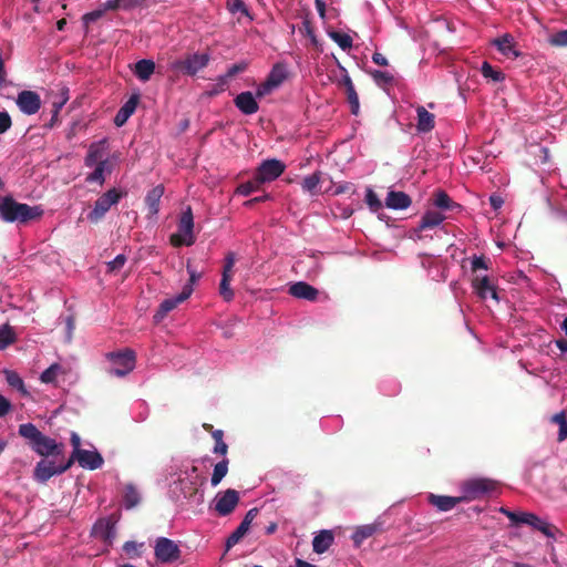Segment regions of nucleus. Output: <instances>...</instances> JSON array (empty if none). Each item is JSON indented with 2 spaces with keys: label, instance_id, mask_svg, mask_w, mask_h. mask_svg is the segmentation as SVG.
<instances>
[{
  "label": "nucleus",
  "instance_id": "obj_1",
  "mask_svg": "<svg viewBox=\"0 0 567 567\" xmlns=\"http://www.w3.org/2000/svg\"><path fill=\"white\" fill-rule=\"evenodd\" d=\"M42 214L43 210L40 206L19 203L10 195L0 197V218L4 223L25 225L31 220L39 219Z\"/></svg>",
  "mask_w": 567,
  "mask_h": 567
},
{
  "label": "nucleus",
  "instance_id": "obj_2",
  "mask_svg": "<svg viewBox=\"0 0 567 567\" xmlns=\"http://www.w3.org/2000/svg\"><path fill=\"white\" fill-rule=\"evenodd\" d=\"M18 432L37 454L41 456L52 455L54 457L63 455L64 445L62 443H56L55 440L44 435L34 424H20Z\"/></svg>",
  "mask_w": 567,
  "mask_h": 567
},
{
  "label": "nucleus",
  "instance_id": "obj_3",
  "mask_svg": "<svg viewBox=\"0 0 567 567\" xmlns=\"http://www.w3.org/2000/svg\"><path fill=\"white\" fill-rule=\"evenodd\" d=\"M210 60L212 55L209 52L187 53L172 63V70L183 75L195 76L209 64Z\"/></svg>",
  "mask_w": 567,
  "mask_h": 567
},
{
  "label": "nucleus",
  "instance_id": "obj_4",
  "mask_svg": "<svg viewBox=\"0 0 567 567\" xmlns=\"http://www.w3.org/2000/svg\"><path fill=\"white\" fill-rule=\"evenodd\" d=\"M177 227L178 231L171 235L169 243L174 247L192 246L196 238L194 235V215L190 206H187L181 214Z\"/></svg>",
  "mask_w": 567,
  "mask_h": 567
},
{
  "label": "nucleus",
  "instance_id": "obj_5",
  "mask_svg": "<svg viewBox=\"0 0 567 567\" xmlns=\"http://www.w3.org/2000/svg\"><path fill=\"white\" fill-rule=\"evenodd\" d=\"M106 359L112 364L109 373L115 377H125L134 370L136 363V354L131 349H124L117 352H109L106 353Z\"/></svg>",
  "mask_w": 567,
  "mask_h": 567
},
{
  "label": "nucleus",
  "instance_id": "obj_6",
  "mask_svg": "<svg viewBox=\"0 0 567 567\" xmlns=\"http://www.w3.org/2000/svg\"><path fill=\"white\" fill-rule=\"evenodd\" d=\"M496 487L497 482L491 478H472L462 484L463 495L461 497L464 498V502L478 499L495 491Z\"/></svg>",
  "mask_w": 567,
  "mask_h": 567
},
{
  "label": "nucleus",
  "instance_id": "obj_7",
  "mask_svg": "<svg viewBox=\"0 0 567 567\" xmlns=\"http://www.w3.org/2000/svg\"><path fill=\"white\" fill-rule=\"evenodd\" d=\"M123 195L124 193L117 188L109 189L95 200L93 209L87 214V219L92 223L100 221L110 208L120 202Z\"/></svg>",
  "mask_w": 567,
  "mask_h": 567
},
{
  "label": "nucleus",
  "instance_id": "obj_8",
  "mask_svg": "<svg viewBox=\"0 0 567 567\" xmlns=\"http://www.w3.org/2000/svg\"><path fill=\"white\" fill-rule=\"evenodd\" d=\"M73 465L72 460L56 464L52 460H41L34 468V477L41 483L48 482L52 476L66 472Z\"/></svg>",
  "mask_w": 567,
  "mask_h": 567
},
{
  "label": "nucleus",
  "instance_id": "obj_9",
  "mask_svg": "<svg viewBox=\"0 0 567 567\" xmlns=\"http://www.w3.org/2000/svg\"><path fill=\"white\" fill-rule=\"evenodd\" d=\"M155 558L163 564H171L181 558L179 546L172 539L158 537L154 546Z\"/></svg>",
  "mask_w": 567,
  "mask_h": 567
},
{
  "label": "nucleus",
  "instance_id": "obj_10",
  "mask_svg": "<svg viewBox=\"0 0 567 567\" xmlns=\"http://www.w3.org/2000/svg\"><path fill=\"white\" fill-rule=\"evenodd\" d=\"M286 165L276 158L264 161L257 168L256 175L264 183L272 182L285 172Z\"/></svg>",
  "mask_w": 567,
  "mask_h": 567
},
{
  "label": "nucleus",
  "instance_id": "obj_11",
  "mask_svg": "<svg viewBox=\"0 0 567 567\" xmlns=\"http://www.w3.org/2000/svg\"><path fill=\"white\" fill-rule=\"evenodd\" d=\"M192 293H193L192 286L185 285L183 287V290L176 297L167 298L161 302L158 310L156 311V313L154 316V319L156 321H161L162 319H164L169 311L174 310L179 303H182L186 299H188Z\"/></svg>",
  "mask_w": 567,
  "mask_h": 567
},
{
  "label": "nucleus",
  "instance_id": "obj_12",
  "mask_svg": "<svg viewBox=\"0 0 567 567\" xmlns=\"http://www.w3.org/2000/svg\"><path fill=\"white\" fill-rule=\"evenodd\" d=\"M19 110L27 115H33L38 113L41 107L40 95L30 90L21 91L16 100Z\"/></svg>",
  "mask_w": 567,
  "mask_h": 567
},
{
  "label": "nucleus",
  "instance_id": "obj_13",
  "mask_svg": "<svg viewBox=\"0 0 567 567\" xmlns=\"http://www.w3.org/2000/svg\"><path fill=\"white\" fill-rule=\"evenodd\" d=\"M520 524L532 526L534 529L539 530L548 538H555L556 534L559 533V529L555 525L542 519L533 513L522 512Z\"/></svg>",
  "mask_w": 567,
  "mask_h": 567
},
{
  "label": "nucleus",
  "instance_id": "obj_14",
  "mask_svg": "<svg viewBox=\"0 0 567 567\" xmlns=\"http://www.w3.org/2000/svg\"><path fill=\"white\" fill-rule=\"evenodd\" d=\"M239 503V494L236 489L228 488L221 495H217L215 511L220 516H227L234 512Z\"/></svg>",
  "mask_w": 567,
  "mask_h": 567
},
{
  "label": "nucleus",
  "instance_id": "obj_15",
  "mask_svg": "<svg viewBox=\"0 0 567 567\" xmlns=\"http://www.w3.org/2000/svg\"><path fill=\"white\" fill-rule=\"evenodd\" d=\"M69 460L78 461L83 468L97 470L103 465V457L96 451L81 450L72 453Z\"/></svg>",
  "mask_w": 567,
  "mask_h": 567
},
{
  "label": "nucleus",
  "instance_id": "obj_16",
  "mask_svg": "<svg viewBox=\"0 0 567 567\" xmlns=\"http://www.w3.org/2000/svg\"><path fill=\"white\" fill-rule=\"evenodd\" d=\"M92 535L107 545L115 538V524L110 518L99 519L92 528Z\"/></svg>",
  "mask_w": 567,
  "mask_h": 567
},
{
  "label": "nucleus",
  "instance_id": "obj_17",
  "mask_svg": "<svg viewBox=\"0 0 567 567\" xmlns=\"http://www.w3.org/2000/svg\"><path fill=\"white\" fill-rule=\"evenodd\" d=\"M433 205L440 209V212L458 213L462 210V206L454 202L445 190L437 189L432 195Z\"/></svg>",
  "mask_w": 567,
  "mask_h": 567
},
{
  "label": "nucleus",
  "instance_id": "obj_18",
  "mask_svg": "<svg viewBox=\"0 0 567 567\" xmlns=\"http://www.w3.org/2000/svg\"><path fill=\"white\" fill-rule=\"evenodd\" d=\"M288 292L295 298L308 301H316L319 296V290L305 281H298L290 285Z\"/></svg>",
  "mask_w": 567,
  "mask_h": 567
},
{
  "label": "nucleus",
  "instance_id": "obj_19",
  "mask_svg": "<svg viewBox=\"0 0 567 567\" xmlns=\"http://www.w3.org/2000/svg\"><path fill=\"white\" fill-rule=\"evenodd\" d=\"M234 103H235L236 107L245 115L255 114L259 109V105H258L256 99L254 97L252 93L249 91L239 93L235 97Z\"/></svg>",
  "mask_w": 567,
  "mask_h": 567
},
{
  "label": "nucleus",
  "instance_id": "obj_20",
  "mask_svg": "<svg viewBox=\"0 0 567 567\" xmlns=\"http://www.w3.org/2000/svg\"><path fill=\"white\" fill-rule=\"evenodd\" d=\"M472 286L480 298L486 299L488 296H491L493 299L498 300L496 289L491 284L489 278L487 276H475L472 279Z\"/></svg>",
  "mask_w": 567,
  "mask_h": 567
},
{
  "label": "nucleus",
  "instance_id": "obj_21",
  "mask_svg": "<svg viewBox=\"0 0 567 567\" xmlns=\"http://www.w3.org/2000/svg\"><path fill=\"white\" fill-rule=\"evenodd\" d=\"M492 43L504 56L508 59H516L520 55V53L515 49L514 38L508 33L494 39Z\"/></svg>",
  "mask_w": 567,
  "mask_h": 567
},
{
  "label": "nucleus",
  "instance_id": "obj_22",
  "mask_svg": "<svg viewBox=\"0 0 567 567\" xmlns=\"http://www.w3.org/2000/svg\"><path fill=\"white\" fill-rule=\"evenodd\" d=\"M427 501L431 505L435 506L439 511L447 512L453 509L456 505L464 502V498L446 496V495H435L430 494Z\"/></svg>",
  "mask_w": 567,
  "mask_h": 567
},
{
  "label": "nucleus",
  "instance_id": "obj_23",
  "mask_svg": "<svg viewBox=\"0 0 567 567\" xmlns=\"http://www.w3.org/2000/svg\"><path fill=\"white\" fill-rule=\"evenodd\" d=\"M163 194H164L163 185H157V186L153 187L146 194L145 205L148 210V217H154L158 214L159 203H161V198H162Z\"/></svg>",
  "mask_w": 567,
  "mask_h": 567
},
{
  "label": "nucleus",
  "instance_id": "obj_24",
  "mask_svg": "<svg viewBox=\"0 0 567 567\" xmlns=\"http://www.w3.org/2000/svg\"><path fill=\"white\" fill-rule=\"evenodd\" d=\"M446 216L442 212L427 210L421 217L419 226L415 228V233L423 231L429 228H434L445 220Z\"/></svg>",
  "mask_w": 567,
  "mask_h": 567
},
{
  "label": "nucleus",
  "instance_id": "obj_25",
  "mask_svg": "<svg viewBox=\"0 0 567 567\" xmlns=\"http://www.w3.org/2000/svg\"><path fill=\"white\" fill-rule=\"evenodd\" d=\"M411 203V197L404 192L390 190L385 198V205L391 209H406Z\"/></svg>",
  "mask_w": 567,
  "mask_h": 567
},
{
  "label": "nucleus",
  "instance_id": "obj_26",
  "mask_svg": "<svg viewBox=\"0 0 567 567\" xmlns=\"http://www.w3.org/2000/svg\"><path fill=\"white\" fill-rule=\"evenodd\" d=\"M382 530L380 523H373L368 525L359 526L352 535V540L355 547H360L361 544L369 537Z\"/></svg>",
  "mask_w": 567,
  "mask_h": 567
},
{
  "label": "nucleus",
  "instance_id": "obj_27",
  "mask_svg": "<svg viewBox=\"0 0 567 567\" xmlns=\"http://www.w3.org/2000/svg\"><path fill=\"white\" fill-rule=\"evenodd\" d=\"M334 542V536L331 530H320L312 540V549L317 554L326 553Z\"/></svg>",
  "mask_w": 567,
  "mask_h": 567
},
{
  "label": "nucleus",
  "instance_id": "obj_28",
  "mask_svg": "<svg viewBox=\"0 0 567 567\" xmlns=\"http://www.w3.org/2000/svg\"><path fill=\"white\" fill-rule=\"evenodd\" d=\"M416 113H417V124H416L417 131L424 132V133L432 131L434 128V124H435L434 114L426 111V109L424 106H417Z\"/></svg>",
  "mask_w": 567,
  "mask_h": 567
},
{
  "label": "nucleus",
  "instance_id": "obj_29",
  "mask_svg": "<svg viewBox=\"0 0 567 567\" xmlns=\"http://www.w3.org/2000/svg\"><path fill=\"white\" fill-rule=\"evenodd\" d=\"M155 71V63L148 59H142L134 65V74L143 82L151 79Z\"/></svg>",
  "mask_w": 567,
  "mask_h": 567
},
{
  "label": "nucleus",
  "instance_id": "obj_30",
  "mask_svg": "<svg viewBox=\"0 0 567 567\" xmlns=\"http://www.w3.org/2000/svg\"><path fill=\"white\" fill-rule=\"evenodd\" d=\"M141 496L133 484H126L123 491V504L126 509H132L138 505Z\"/></svg>",
  "mask_w": 567,
  "mask_h": 567
},
{
  "label": "nucleus",
  "instance_id": "obj_31",
  "mask_svg": "<svg viewBox=\"0 0 567 567\" xmlns=\"http://www.w3.org/2000/svg\"><path fill=\"white\" fill-rule=\"evenodd\" d=\"M94 166V171L86 176L85 181L89 183L96 182L100 185H103L105 182L104 173L106 171L111 173V166L109 164V161L100 162L97 163V165Z\"/></svg>",
  "mask_w": 567,
  "mask_h": 567
},
{
  "label": "nucleus",
  "instance_id": "obj_32",
  "mask_svg": "<svg viewBox=\"0 0 567 567\" xmlns=\"http://www.w3.org/2000/svg\"><path fill=\"white\" fill-rule=\"evenodd\" d=\"M145 0H109L104 3V10H131L141 7Z\"/></svg>",
  "mask_w": 567,
  "mask_h": 567
},
{
  "label": "nucleus",
  "instance_id": "obj_33",
  "mask_svg": "<svg viewBox=\"0 0 567 567\" xmlns=\"http://www.w3.org/2000/svg\"><path fill=\"white\" fill-rule=\"evenodd\" d=\"M247 523H240L239 526L228 536L226 540V550L238 544L249 530Z\"/></svg>",
  "mask_w": 567,
  "mask_h": 567
},
{
  "label": "nucleus",
  "instance_id": "obj_34",
  "mask_svg": "<svg viewBox=\"0 0 567 567\" xmlns=\"http://www.w3.org/2000/svg\"><path fill=\"white\" fill-rule=\"evenodd\" d=\"M228 464V458H224L214 466L213 475L210 478V483L213 486H217L221 482V480L227 475Z\"/></svg>",
  "mask_w": 567,
  "mask_h": 567
},
{
  "label": "nucleus",
  "instance_id": "obj_35",
  "mask_svg": "<svg viewBox=\"0 0 567 567\" xmlns=\"http://www.w3.org/2000/svg\"><path fill=\"white\" fill-rule=\"evenodd\" d=\"M320 181H321V173L315 172L311 175H308L303 178L302 184H301L302 189L312 195L317 194Z\"/></svg>",
  "mask_w": 567,
  "mask_h": 567
},
{
  "label": "nucleus",
  "instance_id": "obj_36",
  "mask_svg": "<svg viewBox=\"0 0 567 567\" xmlns=\"http://www.w3.org/2000/svg\"><path fill=\"white\" fill-rule=\"evenodd\" d=\"M103 157V150L96 145H91L84 159L85 166L92 167L97 165V163L105 161Z\"/></svg>",
  "mask_w": 567,
  "mask_h": 567
},
{
  "label": "nucleus",
  "instance_id": "obj_37",
  "mask_svg": "<svg viewBox=\"0 0 567 567\" xmlns=\"http://www.w3.org/2000/svg\"><path fill=\"white\" fill-rule=\"evenodd\" d=\"M4 375H6V381L8 382V384L11 388L17 389L24 395L28 394V391L25 390L23 380L20 378V375L16 371L4 370Z\"/></svg>",
  "mask_w": 567,
  "mask_h": 567
},
{
  "label": "nucleus",
  "instance_id": "obj_38",
  "mask_svg": "<svg viewBox=\"0 0 567 567\" xmlns=\"http://www.w3.org/2000/svg\"><path fill=\"white\" fill-rule=\"evenodd\" d=\"M482 75L493 82H502L505 80V74L497 69H494L488 62H483L481 68Z\"/></svg>",
  "mask_w": 567,
  "mask_h": 567
},
{
  "label": "nucleus",
  "instance_id": "obj_39",
  "mask_svg": "<svg viewBox=\"0 0 567 567\" xmlns=\"http://www.w3.org/2000/svg\"><path fill=\"white\" fill-rule=\"evenodd\" d=\"M287 72L284 65L276 64L270 71L267 80L275 86L278 87L285 81Z\"/></svg>",
  "mask_w": 567,
  "mask_h": 567
},
{
  "label": "nucleus",
  "instance_id": "obj_40",
  "mask_svg": "<svg viewBox=\"0 0 567 567\" xmlns=\"http://www.w3.org/2000/svg\"><path fill=\"white\" fill-rule=\"evenodd\" d=\"M16 341V333L9 324L0 327V350L6 349Z\"/></svg>",
  "mask_w": 567,
  "mask_h": 567
},
{
  "label": "nucleus",
  "instance_id": "obj_41",
  "mask_svg": "<svg viewBox=\"0 0 567 567\" xmlns=\"http://www.w3.org/2000/svg\"><path fill=\"white\" fill-rule=\"evenodd\" d=\"M261 184H262V182L259 181V178L255 174L254 179L240 184L237 187L236 193L239 195H243V196H249L254 192L258 190Z\"/></svg>",
  "mask_w": 567,
  "mask_h": 567
},
{
  "label": "nucleus",
  "instance_id": "obj_42",
  "mask_svg": "<svg viewBox=\"0 0 567 567\" xmlns=\"http://www.w3.org/2000/svg\"><path fill=\"white\" fill-rule=\"evenodd\" d=\"M329 37L343 50H349L352 48V38L339 31H330Z\"/></svg>",
  "mask_w": 567,
  "mask_h": 567
},
{
  "label": "nucleus",
  "instance_id": "obj_43",
  "mask_svg": "<svg viewBox=\"0 0 567 567\" xmlns=\"http://www.w3.org/2000/svg\"><path fill=\"white\" fill-rule=\"evenodd\" d=\"M551 422L559 425L558 441L561 442L567 437V415L566 413L559 412L551 416Z\"/></svg>",
  "mask_w": 567,
  "mask_h": 567
},
{
  "label": "nucleus",
  "instance_id": "obj_44",
  "mask_svg": "<svg viewBox=\"0 0 567 567\" xmlns=\"http://www.w3.org/2000/svg\"><path fill=\"white\" fill-rule=\"evenodd\" d=\"M62 371V365L53 363L41 373L40 380L43 383H53L56 380L58 374L61 373Z\"/></svg>",
  "mask_w": 567,
  "mask_h": 567
},
{
  "label": "nucleus",
  "instance_id": "obj_45",
  "mask_svg": "<svg viewBox=\"0 0 567 567\" xmlns=\"http://www.w3.org/2000/svg\"><path fill=\"white\" fill-rule=\"evenodd\" d=\"M347 101L350 105V111L353 115H358L360 112L359 95L354 89V85L346 90Z\"/></svg>",
  "mask_w": 567,
  "mask_h": 567
},
{
  "label": "nucleus",
  "instance_id": "obj_46",
  "mask_svg": "<svg viewBox=\"0 0 567 567\" xmlns=\"http://www.w3.org/2000/svg\"><path fill=\"white\" fill-rule=\"evenodd\" d=\"M370 75L379 86L391 84L394 80L392 74L380 70L370 71Z\"/></svg>",
  "mask_w": 567,
  "mask_h": 567
},
{
  "label": "nucleus",
  "instance_id": "obj_47",
  "mask_svg": "<svg viewBox=\"0 0 567 567\" xmlns=\"http://www.w3.org/2000/svg\"><path fill=\"white\" fill-rule=\"evenodd\" d=\"M247 69V63L240 62L230 65L225 75L219 78L221 85H224L229 79L234 78L238 73L244 72Z\"/></svg>",
  "mask_w": 567,
  "mask_h": 567
},
{
  "label": "nucleus",
  "instance_id": "obj_48",
  "mask_svg": "<svg viewBox=\"0 0 567 567\" xmlns=\"http://www.w3.org/2000/svg\"><path fill=\"white\" fill-rule=\"evenodd\" d=\"M68 100H69V96L64 95L59 101H53L52 111H51L52 117H51L49 124H47L45 126L51 128L56 124L58 118H59V113Z\"/></svg>",
  "mask_w": 567,
  "mask_h": 567
},
{
  "label": "nucleus",
  "instance_id": "obj_49",
  "mask_svg": "<svg viewBox=\"0 0 567 567\" xmlns=\"http://www.w3.org/2000/svg\"><path fill=\"white\" fill-rule=\"evenodd\" d=\"M230 281H231V278L221 276V280L219 284V293L225 301H230L234 298V291L230 288Z\"/></svg>",
  "mask_w": 567,
  "mask_h": 567
},
{
  "label": "nucleus",
  "instance_id": "obj_50",
  "mask_svg": "<svg viewBox=\"0 0 567 567\" xmlns=\"http://www.w3.org/2000/svg\"><path fill=\"white\" fill-rule=\"evenodd\" d=\"M142 546H143V544H137L135 542L130 540V542L124 543L123 551L130 558L141 557V555H142V551H141Z\"/></svg>",
  "mask_w": 567,
  "mask_h": 567
},
{
  "label": "nucleus",
  "instance_id": "obj_51",
  "mask_svg": "<svg viewBox=\"0 0 567 567\" xmlns=\"http://www.w3.org/2000/svg\"><path fill=\"white\" fill-rule=\"evenodd\" d=\"M548 42L553 47H567V29L551 34Z\"/></svg>",
  "mask_w": 567,
  "mask_h": 567
},
{
  "label": "nucleus",
  "instance_id": "obj_52",
  "mask_svg": "<svg viewBox=\"0 0 567 567\" xmlns=\"http://www.w3.org/2000/svg\"><path fill=\"white\" fill-rule=\"evenodd\" d=\"M227 8L231 13L241 12L249 17V11L243 0H227Z\"/></svg>",
  "mask_w": 567,
  "mask_h": 567
},
{
  "label": "nucleus",
  "instance_id": "obj_53",
  "mask_svg": "<svg viewBox=\"0 0 567 567\" xmlns=\"http://www.w3.org/2000/svg\"><path fill=\"white\" fill-rule=\"evenodd\" d=\"M236 262V256L233 251H229L227 252L226 257H225V265H224V269H223V275L221 276H226L227 278H231L233 277V267Z\"/></svg>",
  "mask_w": 567,
  "mask_h": 567
},
{
  "label": "nucleus",
  "instance_id": "obj_54",
  "mask_svg": "<svg viewBox=\"0 0 567 567\" xmlns=\"http://www.w3.org/2000/svg\"><path fill=\"white\" fill-rule=\"evenodd\" d=\"M365 202L371 210L377 212L382 207V203L372 189H368Z\"/></svg>",
  "mask_w": 567,
  "mask_h": 567
},
{
  "label": "nucleus",
  "instance_id": "obj_55",
  "mask_svg": "<svg viewBox=\"0 0 567 567\" xmlns=\"http://www.w3.org/2000/svg\"><path fill=\"white\" fill-rule=\"evenodd\" d=\"M140 101V94H133L131 97L122 105L121 110L127 113L128 115H133L136 110V106Z\"/></svg>",
  "mask_w": 567,
  "mask_h": 567
},
{
  "label": "nucleus",
  "instance_id": "obj_56",
  "mask_svg": "<svg viewBox=\"0 0 567 567\" xmlns=\"http://www.w3.org/2000/svg\"><path fill=\"white\" fill-rule=\"evenodd\" d=\"M126 257L123 254L117 255L112 261L107 262L109 271L114 272L123 268Z\"/></svg>",
  "mask_w": 567,
  "mask_h": 567
},
{
  "label": "nucleus",
  "instance_id": "obj_57",
  "mask_svg": "<svg viewBox=\"0 0 567 567\" xmlns=\"http://www.w3.org/2000/svg\"><path fill=\"white\" fill-rule=\"evenodd\" d=\"M106 10H104V7L102 9H97V10H94V11H91V12H87L85 13L83 17H82V20L84 22L85 25L92 23V22H95L97 21L99 19H101L104 14Z\"/></svg>",
  "mask_w": 567,
  "mask_h": 567
},
{
  "label": "nucleus",
  "instance_id": "obj_58",
  "mask_svg": "<svg viewBox=\"0 0 567 567\" xmlns=\"http://www.w3.org/2000/svg\"><path fill=\"white\" fill-rule=\"evenodd\" d=\"M300 32L305 33L306 35H308L312 43H317V38L315 35V30H313V27L311 24V22L309 20H303L302 21V25L300 27Z\"/></svg>",
  "mask_w": 567,
  "mask_h": 567
},
{
  "label": "nucleus",
  "instance_id": "obj_59",
  "mask_svg": "<svg viewBox=\"0 0 567 567\" xmlns=\"http://www.w3.org/2000/svg\"><path fill=\"white\" fill-rule=\"evenodd\" d=\"M471 268H472V271H474V272H476L480 269H487L488 265H487L486 258L484 256H480V257L475 256L472 259Z\"/></svg>",
  "mask_w": 567,
  "mask_h": 567
},
{
  "label": "nucleus",
  "instance_id": "obj_60",
  "mask_svg": "<svg viewBox=\"0 0 567 567\" xmlns=\"http://www.w3.org/2000/svg\"><path fill=\"white\" fill-rule=\"evenodd\" d=\"M12 125L11 117L8 112H0V134L6 133Z\"/></svg>",
  "mask_w": 567,
  "mask_h": 567
},
{
  "label": "nucleus",
  "instance_id": "obj_61",
  "mask_svg": "<svg viewBox=\"0 0 567 567\" xmlns=\"http://www.w3.org/2000/svg\"><path fill=\"white\" fill-rule=\"evenodd\" d=\"M274 89H276L268 80H266L264 83H261L256 92V95L258 97L265 96L269 94Z\"/></svg>",
  "mask_w": 567,
  "mask_h": 567
},
{
  "label": "nucleus",
  "instance_id": "obj_62",
  "mask_svg": "<svg viewBox=\"0 0 567 567\" xmlns=\"http://www.w3.org/2000/svg\"><path fill=\"white\" fill-rule=\"evenodd\" d=\"M131 117V115H128L127 113H125L124 111H122L121 109L117 111L115 117H114V123L116 126H123L126 121Z\"/></svg>",
  "mask_w": 567,
  "mask_h": 567
},
{
  "label": "nucleus",
  "instance_id": "obj_63",
  "mask_svg": "<svg viewBox=\"0 0 567 567\" xmlns=\"http://www.w3.org/2000/svg\"><path fill=\"white\" fill-rule=\"evenodd\" d=\"M10 409H11L10 401L7 398H4L3 395H0V417L8 414Z\"/></svg>",
  "mask_w": 567,
  "mask_h": 567
},
{
  "label": "nucleus",
  "instance_id": "obj_64",
  "mask_svg": "<svg viewBox=\"0 0 567 567\" xmlns=\"http://www.w3.org/2000/svg\"><path fill=\"white\" fill-rule=\"evenodd\" d=\"M213 452L215 454L226 455L228 452V445L224 441L216 442Z\"/></svg>",
  "mask_w": 567,
  "mask_h": 567
}]
</instances>
